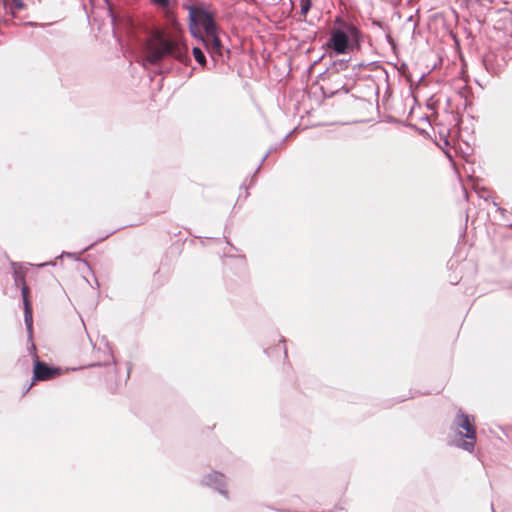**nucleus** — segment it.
Wrapping results in <instances>:
<instances>
[{
	"label": "nucleus",
	"mask_w": 512,
	"mask_h": 512,
	"mask_svg": "<svg viewBox=\"0 0 512 512\" xmlns=\"http://www.w3.org/2000/svg\"><path fill=\"white\" fill-rule=\"evenodd\" d=\"M335 27L330 32L327 41V48L336 54H346L358 50L363 41V34L352 22L337 17L334 21Z\"/></svg>",
	"instance_id": "nucleus-1"
},
{
	"label": "nucleus",
	"mask_w": 512,
	"mask_h": 512,
	"mask_svg": "<svg viewBox=\"0 0 512 512\" xmlns=\"http://www.w3.org/2000/svg\"><path fill=\"white\" fill-rule=\"evenodd\" d=\"M166 56L179 61L187 57V47L177 39L166 38L161 32H155L146 46V61L152 65L159 64Z\"/></svg>",
	"instance_id": "nucleus-2"
},
{
	"label": "nucleus",
	"mask_w": 512,
	"mask_h": 512,
	"mask_svg": "<svg viewBox=\"0 0 512 512\" xmlns=\"http://www.w3.org/2000/svg\"><path fill=\"white\" fill-rule=\"evenodd\" d=\"M187 9L189 12V28L194 36L202 38L200 31H198V27L203 28L206 34H212L217 31L214 14L208 11L205 7L188 5Z\"/></svg>",
	"instance_id": "nucleus-3"
},
{
	"label": "nucleus",
	"mask_w": 512,
	"mask_h": 512,
	"mask_svg": "<svg viewBox=\"0 0 512 512\" xmlns=\"http://www.w3.org/2000/svg\"><path fill=\"white\" fill-rule=\"evenodd\" d=\"M473 422V416L465 414L462 410H459L453 423L454 429L457 431L460 438H466V440H461L456 445L468 452H473L476 442V429L473 426Z\"/></svg>",
	"instance_id": "nucleus-4"
},
{
	"label": "nucleus",
	"mask_w": 512,
	"mask_h": 512,
	"mask_svg": "<svg viewBox=\"0 0 512 512\" xmlns=\"http://www.w3.org/2000/svg\"><path fill=\"white\" fill-rule=\"evenodd\" d=\"M15 283L22 284L21 288V294L23 298V305H24V322L26 325L28 338L31 340L33 336V314H32V307L30 304V301L28 299V287L25 284L24 278L17 273H15Z\"/></svg>",
	"instance_id": "nucleus-5"
},
{
	"label": "nucleus",
	"mask_w": 512,
	"mask_h": 512,
	"mask_svg": "<svg viewBox=\"0 0 512 512\" xmlns=\"http://www.w3.org/2000/svg\"><path fill=\"white\" fill-rule=\"evenodd\" d=\"M34 379L38 381H45L54 378L58 375L57 369H52L41 361H36L34 364Z\"/></svg>",
	"instance_id": "nucleus-6"
},
{
	"label": "nucleus",
	"mask_w": 512,
	"mask_h": 512,
	"mask_svg": "<svg viewBox=\"0 0 512 512\" xmlns=\"http://www.w3.org/2000/svg\"><path fill=\"white\" fill-rule=\"evenodd\" d=\"M202 483L216 489L220 494L226 496L227 491L225 490L224 476L218 472H213L206 475Z\"/></svg>",
	"instance_id": "nucleus-7"
},
{
	"label": "nucleus",
	"mask_w": 512,
	"mask_h": 512,
	"mask_svg": "<svg viewBox=\"0 0 512 512\" xmlns=\"http://www.w3.org/2000/svg\"><path fill=\"white\" fill-rule=\"evenodd\" d=\"M212 57L222 56V44L217 35V31L212 34H206V38H201Z\"/></svg>",
	"instance_id": "nucleus-8"
},
{
	"label": "nucleus",
	"mask_w": 512,
	"mask_h": 512,
	"mask_svg": "<svg viewBox=\"0 0 512 512\" xmlns=\"http://www.w3.org/2000/svg\"><path fill=\"white\" fill-rule=\"evenodd\" d=\"M312 6V0H300V21H306V16Z\"/></svg>",
	"instance_id": "nucleus-9"
},
{
	"label": "nucleus",
	"mask_w": 512,
	"mask_h": 512,
	"mask_svg": "<svg viewBox=\"0 0 512 512\" xmlns=\"http://www.w3.org/2000/svg\"><path fill=\"white\" fill-rule=\"evenodd\" d=\"M193 55H194L195 60L199 64L204 65L206 63L205 55H204L203 51L200 48L194 47L193 48Z\"/></svg>",
	"instance_id": "nucleus-10"
},
{
	"label": "nucleus",
	"mask_w": 512,
	"mask_h": 512,
	"mask_svg": "<svg viewBox=\"0 0 512 512\" xmlns=\"http://www.w3.org/2000/svg\"><path fill=\"white\" fill-rule=\"evenodd\" d=\"M154 5L162 7V8H168L170 5V0H150Z\"/></svg>",
	"instance_id": "nucleus-11"
},
{
	"label": "nucleus",
	"mask_w": 512,
	"mask_h": 512,
	"mask_svg": "<svg viewBox=\"0 0 512 512\" xmlns=\"http://www.w3.org/2000/svg\"><path fill=\"white\" fill-rule=\"evenodd\" d=\"M461 1H462V3H463L466 7H469L470 5L480 3L482 0H461Z\"/></svg>",
	"instance_id": "nucleus-12"
},
{
	"label": "nucleus",
	"mask_w": 512,
	"mask_h": 512,
	"mask_svg": "<svg viewBox=\"0 0 512 512\" xmlns=\"http://www.w3.org/2000/svg\"><path fill=\"white\" fill-rule=\"evenodd\" d=\"M14 4V8L16 10H20L23 8V1L22 0H12Z\"/></svg>",
	"instance_id": "nucleus-13"
}]
</instances>
